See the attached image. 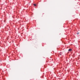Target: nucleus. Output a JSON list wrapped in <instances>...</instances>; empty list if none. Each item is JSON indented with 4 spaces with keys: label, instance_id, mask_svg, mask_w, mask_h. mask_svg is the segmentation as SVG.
I'll return each mask as SVG.
<instances>
[{
    "label": "nucleus",
    "instance_id": "obj_1",
    "mask_svg": "<svg viewBox=\"0 0 80 80\" xmlns=\"http://www.w3.org/2000/svg\"><path fill=\"white\" fill-rule=\"evenodd\" d=\"M59 55H62V52H60L59 54H58V57H59Z\"/></svg>",
    "mask_w": 80,
    "mask_h": 80
},
{
    "label": "nucleus",
    "instance_id": "obj_2",
    "mask_svg": "<svg viewBox=\"0 0 80 80\" xmlns=\"http://www.w3.org/2000/svg\"><path fill=\"white\" fill-rule=\"evenodd\" d=\"M71 51H72V49H69L68 50V51H69V52H71Z\"/></svg>",
    "mask_w": 80,
    "mask_h": 80
},
{
    "label": "nucleus",
    "instance_id": "obj_3",
    "mask_svg": "<svg viewBox=\"0 0 80 80\" xmlns=\"http://www.w3.org/2000/svg\"><path fill=\"white\" fill-rule=\"evenodd\" d=\"M34 6H36V4H34Z\"/></svg>",
    "mask_w": 80,
    "mask_h": 80
},
{
    "label": "nucleus",
    "instance_id": "obj_4",
    "mask_svg": "<svg viewBox=\"0 0 80 80\" xmlns=\"http://www.w3.org/2000/svg\"><path fill=\"white\" fill-rule=\"evenodd\" d=\"M79 33L78 32H77V34L78 35V34H79Z\"/></svg>",
    "mask_w": 80,
    "mask_h": 80
}]
</instances>
